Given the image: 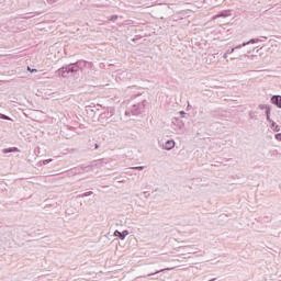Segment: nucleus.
<instances>
[{"instance_id":"1","label":"nucleus","mask_w":281,"mask_h":281,"mask_svg":"<svg viewBox=\"0 0 281 281\" xmlns=\"http://www.w3.org/2000/svg\"><path fill=\"white\" fill-rule=\"evenodd\" d=\"M87 64H88L87 60L80 59L76 63H71V64L63 66L61 68H59L57 70V74L61 78H71V76H74V74H78L79 69H85V67H87Z\"/></svg>"},{"instance_id":"2","label":"nucleus","mask_w":281,"mask_h":281,"mask_svg":"<svg viewBox=\"0 0 281 281\" xmlns=\"http://www.w3.org/2000/svg\"><path fill=\"white\" fill-rule=\"evenodd\" d=\"M148 104V101L144 99L142 102L133 104L131 108H128L125 111L126 117H131V115H134L137 117L138 115H142V113H146V105Z\"/></svg>"},{"instance_id":"3","label":"nucleus","mask_w":281,"mask_h":281,"mask_svg":"<svg viewBox=\"0 0 281 281\" xmlns=\"http://www.w3.org/2000/svg\"><path fill=\"white\" fill-rule=\"evenodd\" d=\"M256 43H260V40L258 38H251L248 42H243L239 45H235L226 50V54H234L236 49H241V47H245L246 45H256Z\"/></svg>"},{"instance_id":"4","label":"nucleus","mask_w":281,"mask_h":281,"mask_svg":"<svg viewBox=\"0 0 281 281\" xmlns=\"http://www.w3.org/2000/svg\"><path fill=\"white\" fill-rule=\"evenodd\" d=\"M89 167H75L66 171L67 177H76V175H83Z\"/></svg>"},{"instance_id":"5","label":"nucleus","mask_w":281,"mask_h":281,"mask_svg":"<svg viewBox=\"0 0 281 281\" xmlns=\"http://www.w3.org/2000/svg\"><path fill=\"white\" fill-rule=\"evenodd\" d=\"M260 111H265L266 120L267 122L272 123L273 120H271V105L269 104H259Z\"/></svg>"},{"instance_id":"6","label":"nucleus","mask_w":281,"mask_h":281,"mask_svg":"<svg viewBox=\"0 0 281 281\" xmlns=\"http://www.w3.org/2000/svg\"><path fill=\"white\" fill-rule=\"evenodd\" d=\"M271 104H274L277 109H281V95L280 94H274L270 99Z\"/></svg>"},{"instance_id":"7","label":"nucleus","mask_w":281,"mask_h":281,"mask_svg":"<svg viewBox=\"0 0 281 281\" xmlns=\"http://www.w3.org/2000/svg\"><path fill=\"white\" fill-rule=\"evenodd\" d=\"M176 143L175 139H168L165 142V144H162V149L164 150H172V148H175Z\"/></svg>"},{"instance_id":"8","label":"nucleus","mask_w":281,"mask_h":281,"mask_svg":"<svg viewBox=\"0 0 281 281\" xmlns=\"http://www.w3.org/2000/svg\"><path fill=\"white\" fill-rule=\"evenodd\" d=\"M114 236L116 237V238H119L120 240H125L126 239V236H128V231L127 229H125V231H123V232H120V231H115L114 232Z\"/></svg>"},{"instance_id":"9","label":"nucleus","mask_w":281,"mask_h":281,"mask_svg":"<svg viewBox=\"0 0 281 281\" xmlns=\"http://www.w3.org/2000/svg\"><path fill=\"white\" fill-rule=\"evenodd\" d=\"M3 155H8L10 153H21V149L19 147H8L2 149Z\"/></svg>"},{"instance_id":"10","label":"nucleus","mask_w":281,"mask_h":281,"mask_svg":"<svg viewBox=\"0 0 281 281\" xmlns=\"http://www.w3.org/2000/svg\"><path fill=\"white\" fill-rule=\"evenodd\" d=\"M172 269H175V268L160 269V270H157L156 272H151V273L147 274V277L151 278V276H157V273H164V271H172Z\"/></svg>"},{"instance_id":"11","label":"nucleus","mask_w":281,"mask_h":281,"mask_svg":"<svg viewBox=\"0 0 281 281\" xmlns=\"http://www.w3.org/2000/svg\"><path fill=\"white\" fill-rule=\"evenodd\" d=\"M270 128H271L272 131H274V133H280V125H278V123H276V121H272V122L270 123Z\"/></svg>"},{"instance_id":"12","label":"nucleus","mask_w":281,"mask_h":281,"mask_svg":"<svg viewBox=\"0 0 281 281\" xmlns=\"http://www.w3.org/2000/svg\"><path fill=\"white\" fill-rule=\"evenodd\" d=\"M111 117V113L109 111H105L100 114L99 120L102 122V120H109Z\"/></svg>"},{"instance_id":"13","label":"nucleus","mask_w":281,"mask_h":281,"mask_svg":"<svg viewBox=\"0 0 281 281\" xmlns=\"http://www.w3.org/2000/svg\"><path fill=\"white\" fill-rule=\"evenodd\" d=\"M176 123L179 128H183V126H186V123H183V121L179 120V117L173 119V124H176Z\"/></svg>"},{"instance_id":"14","label":"nucleus","mask_w":281,"mask_h":281,"mask_svg":"<svg viewBox=\"0 0 281 281\" xmlns=\"http://www.w3.org/2000/svg\"><path fill=\"white\" fill-rule=\"evenodd\" d=\"M227 16H232L231 13H222V14H217V15H214V21H216V19H227Z\"/></svg>"},{"instance_id":"15","label":"nucleus","mask_w":281,"mask_h":281,"mask_svg":"<svg viewBox=\"0 0 281 281\" xmlns=\"http://www.w3.org/2000/svg\"><path fill=\"white\" fill-rule=\"evenodd\" d=\"M0 120H5L7 122H14V120H12V117H10L3 113H0Z\"/></svg>"},{"instance_id":"16","label":"nucleus","mask_w":281,"mask_h":281,"mask_svg":"<svg viewBox=\"0 0 281 281\" xmlns=\"http://www.w3.org/2000/svg\"><path fill=\"white\" fill-rule=\"evenodd\" d=\"M179 115H180V117H181L182 120L190 117V114L186 113V111H180V112H179Z\"/></svg>"},{"instance_id":"17","label":"nucleus","mask_w":281,"mask_h":281,"mask_svg":"<svg viewBox=\"0 0 281 281\" xmlns=\"http://www.w3.org/2000/svg\"><path fill=\"white\" fill-rule=\"evenodd\" d=\"M27 71H30V74H36L38 70L36 68L27 67Z\"/></svg>"},{"instance_id":"18","label":"nucleus","mask_w":281,"mask_h":281,"mask_svg":"<svg viewBox=\"0 0 281 281\" xmlns=\"http://www.w3.org/2000/svg\"><path fill=\"white\" fill-rule=\"evenodd\" d=\"M274 139H277V142H281V133L276 134Z\"/></svg>"},{"instance_id":"19","label":"nucleus","mask_w":281,"mask_h":281,"mask_svg":"<svg viewBox=\"0 0 281 281\" xmlns=\"http://www.w3.org/2000/svg\"><path fill=\"white\" fill-rule=\"evenodd\" d=\"M52 161H53L52 158L50 159H45V160H43V165L47 166V164H52Z\"/></svg>"},{"instance_id":"20","label":"nucleus","mask_w":281,"mask_h":281,"mask_svg":"<svg viewBox=\"0 0 281 281\" xmlns=\"http://www.w3.org/2000/svg\"><path fill=\"white\" fill-rule=\"evenodd\" d=\"M144 168H145L144 166H138V167H134L133 169L134 170H144Z\"/></svg>"},{"instance_id":"21","label":"nucleus","mask_w":281,"mask_h":281,"mask_svg":"<svg viewBox=\"0 0 281 281\" xmlns=\"http://www.w3.org/2000/svg\"><path fill=\"white\" fill-rule=\"evenodd\" d=\"M93 194V192L89 191V192H86L83 195L85 196H91Z\"/></svg>"},{"instance_id":"22","label":"nucleus","mask_w":281,"mask_h":281,"mask_svg":"<svg viewBox=\"0 0 281 281\" xmlns=\"http://www.w3.org/2000/svg\"><path fill=\"white\" fill-rule=\"evenodd\" d=\"M98 148H100V144L95 143L93 150H98Z\"/></svg>"},{"instance_id":"23","label":"nucleus","mask_w":281,"mask_h":281,"mask_svg":"<svg viewBox=\"0 0 281 281\" xmlns=\"http://www.w3.org/2000/svg\"><path fill=\"white\" fill-rule=\"evenodd\" d=\"M47 3H56L58 0H46Z\"/></svg>"},{"instance_id":"24","label":"nucleus","mask_w":281,"mask_h":281,"mask_svg":"<svg viewBox=\"0 0 281 281\" xmlns=\"http://www.w3.org/2000/svg\"><path fill=\"white\" fill-rule=\"evenodd\" d=\"M250 120H254V112L249 113Z\"/></svg>"},{"instance_id":"25","label":"nucleus","mask_w":281,"mask_h":281,"mask_svg":"<svg viewBox=\"0 0 281 281\" xmlns=\"http://www.w3.org/2000/svg\"><path fill=\"white\" fill-rule=\"evenodd\" d=\"M227 57H228V53H225V54L223 55V58L227 59Z\"/></svg>"},{"instance_id":"26","label":"nucleus","mask_w":281,"mask_h":281,"mask_svg":"<svg viewBox=\"0 0 281 281\" xmlns=\"http://www.w3.org/2000/svg\"><path fill=\"white\" fill-rule=\"evenodd\" d=\"M262 38L267 40V36H262Z\"/></svg>"},{"instance_id":"27","label":"nucleus","mask_w":281,"mask_h":281,"mask_svg":"<svg viewBox=\"0 0 281 281\" xmlns=\"http://www.w3.org/2000/svg\"><path fill=\"white\" fill-rule=\"evenodd\" d=\"M114 19H117V15H115Z\"/></svg>"},{"instance_id":"28","label":"nucleus","mask_w":281,"mask_h":281,"mask_svg":"<svg viewBox=\"0 0 281 281\" xmlns=\"http://www.w3.org/2000/svg\"><path fill=\"white\" fill-rule=\"evenodd\" d=\"M179 41H181V38L178 37Z\"/></svg>"},{"instance_id":"29","label":"nucleus","mask_w":281,"mask_h":281,"mask_svg":"<svg viewBox=\"0 0 281 281\" xmlns=\"http://www.w3.org/2000/svg\"><path fill=\"white\" fill-rule=\"evenodd\" d=\"M179 41H181V38L178 37Z\"/></svg>"},{"instance_id":"30","label":"nucleus","mask_w":281,"mask_h":281,"mask_svg":"<svg viewBox=\"0 0 281 281\" xmlns=\"http://www.w3.org/2000/svg\"><path fill=\"white\" fill-rule=\"evenodd\" d=\"M132 41H135V38H132Z\"/></svg>"}]
</instances>
